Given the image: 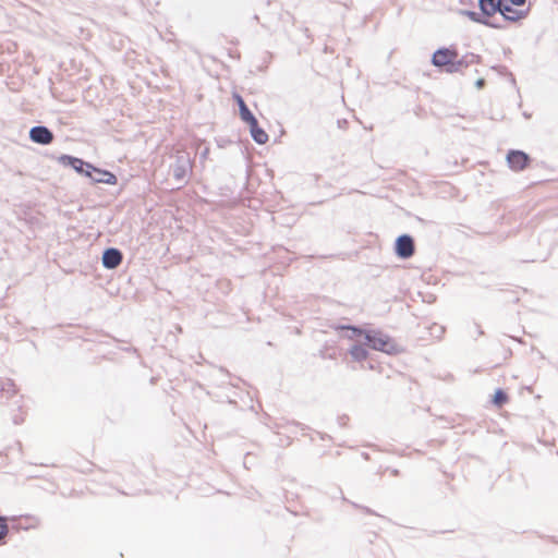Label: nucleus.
<instances>
[{"instance_id":"5701e85b","label":"nucleus","mask_w":558,"mask_h":558,"mask_svg":"<svg viewBox=\"0 0 558 558\" xmlns=\"http://www.w3.org/2000/svg\"><path fill=\"white\" fill-rule=\"evenodd\" d=\"M23 422H24V417H23L22 415H19V416H17V415H15V416H13V423H14V424L19 425V424H21V423H23Z\"/></svg>"},{"instance_id":"4be33fe9","label":"nucleus","mask_w":558,"mask_h":558,"mask_svg":"<svg viewBox=\"0 0 558 558\" xmlns=\"http://www.w3.org/2000/svg\"><path fill=\"white\" fill-rule=\"evenodd\" d=\"M507 1L510 2V4L515 5V7H523L526 2V0H507Z\"/></svg>"},{"instance_id":"f257e3e1","label":"nucleus","mask_w":558,"mask_h":558,"mask_svg":"<svg viewBox=\"0 0 558 558\" xmlns=\"http://www.w3.org/2000/svg\"><path fill=\"white\" fill-rule=\"evenodd\" d=\"M366 344L377 351L388 354H397L399 352L396 342L380 330H367L365 332Z\"/></svg>"},{"instance_id":"412c9836","label":"nucleus","mask_w":558,"mask_h":558,"mask_svg":"<svg viewBox=\"0 0 558 558\" xmlns=\"http://www.w3.org/2000/svg\"><path fill=\"white\" fill-rule=\"evenodd\" d=\"M432 335H434L435 337L437 338H441L444 332H445V328L440 325H437L435 324L432 328Z\"/></svg>"},{"instance_id":"4468645a","label":"nucleus","mask_w":558,"mask_h":558,"mask_svg":"<svg viewBox=\"0 0 558 558\" xmlns=\"http://www.w3.org/2000/svg\"><path fill=\"white\" fill-rule=\"evenodd\" d=\"M499 0H478V7L483 15L490 19L495 13H497Z\"/></svg>"},{"instance_id":"ddd939ff","label":"nucleus","mask_w":558,"mask_h":558,"mask_svg":"<svg viewBox=\"0 0 558 558\" xmlns=\"http://www.w3.org/2000/svg\"><path fill=\"white\" fill-rule=\"evenodd\" d=\"M247 124L250 126L251 136L257 144L262 145L267 143L268 134L258 125L256 118L247 122Z\"/></svg>"},{"instance_id":"f3484780","label":"nucleus","mask_w":558,"mask_h":558,"mask_svg":"<svg viewBox=\"0 0 558 558\" xmlns=\"http://www.w3.org/2000/svg\"><path fill=\"white\" fill-rule=\"evenodd\" d=\"M349 352L352 359L357 362H362L368 357V351L362 344H354Z\"/></svg>"},{"instance_id":"0eeeda50","label":"nucleus","mask_w":558,"mask_h":558,"mask_svg":"<svg viewBox=\"0 0 558 558\" xmlns=\"http://www.w3.org/2000/svg\"><path fill=\"white\" fill-rule=\"evenodd\" d=\"M507 162L510 169L521 171L530 163V156L522 150H510L507 154Z\"/></svg>"},{"instance_id":"7ed1b4c3","label":"nucleus","mask_w":558,"mask_h":558,"mask_svg":"<svg viewBox=\"0 0 558 558\" xmlns=\"http://www.w3.org/2000/svg\"><path fill=\"white\" fill-rule=\"evenodd\" d=\"M191 159L189 154L181 153L175 157L174 163L171 166L172 175L178 182H182L191 171Z\"/></svg>"},{"instance_id":"6ab92c4d","label":"nucleus","mask_w":558,"mask_h":558,"mask_svg":"<svg viewBox=\"0 0 558 558\" xmlns=\"http://www.w3.org/2000/svg\"><path fill=\"white\" fill-rule=\"evenodd\" d=\"M338 329H341V330H347L349 331L350 333L348 335V338L349 339H354L359 336H364L365 337V330L359 328V327H355V326H339Z\"/></svg>"},{"instance_id":"423d86ee","label":"nucleus","mask_w":558,"mask_h":558,"mask_svg":"<svg viewBox=\"0 0 558 558\" xmlns=\"http://www.w3.org/2000/svg\"><path fill=\"white\" fill-rule=\"evenodd\" d=\"M497 12L501 14L502 21L518 22L527 15L529 10H517L507 0H499Z\"/></svg>"},{"instance_id":"9b49d317","label":"nucleus","mask_w":558,"mask_h":558,"mask_svg":"<svg viewBox=\"0 0 558 558\" xmlns=\"http://www.w3.org/2000/svg\"><path fill=\"white\" fill-rule=\"evenodd\" d=\"M58 161L60 165H62L63 167H66V168H72L74 169L77 173L82 174L85 177V169H86V166H88L89 162L87 161H84L83 159L81 158H77V157H74V156H71V155H61L59 158H58Z\"/></svg>"},{"instance_id":"f8f14e48","label":"nucleus","mask_w":558,"mask_h":558,"mask_svg":"<svg viewBox=\"0 0 558 558\" xmlns=\"http://www.w3.org/2000/svg\"><path fill=\"white\" fill-rule=\"evenodd\" d=\"M460 13L462 15L468 16L471 21L483 24L485 26L492 27V28H502L504 25L501 23H497L496 21L488 19L487 16L483 15V13H478L475 11L470 10H461Z\"/></svg>"},{"instance_id":"dca6fc26","label":"nucleus","mask_w":558,"mask_h":558,"mask_svg":"<svg viewBox=\"0 0 558 558\" xmlns=\"http://www.w3.org/2000/svg\"><path fill=\"white\" fill-rule=\"evenodd\" d=\"M15 385L11 379L0 380V398L9 399L15 395Z\"/></svg>"},{"instance_id":"1a4fd4ad","label":"nucleus","mask_w":558,"mask_h":558,"mask_svg":"<svg viewBox=\"0 0 558 558\" xmlns=\"http://www.w3.org/2000/svg\"><path fill=\"white\" fill-rule=\"evenodd\" d=\"M123 259V254L119 248L109 247L102 253L101 262L106 269H116Z\"/></svg>"},{"instance_id":"393cba45","label":"nucleus","mask_w":558,"mask_h":558,"mask_svg":"<svg viewBox=\"0 0 558 558\" xmlns=\"http://www.w3.org/2000/svg\"><path fill=\"white\" fill-rule=\"evenodd\" d=\"M305 35L306 37H310V31L307 28H305Z\"/></svg>"},{"instance_id":"20e7f679","label":"nucleus","mask_w":558,"mask_h":558,"mask_svg":"<svg viewBox=\"0 0 558 558\" xmlns=\"http://www.w3.org/2000/svg\"><path fill=\"white\" fill-rule=\"evenodd\" d=\"M85 177L89 178L92 182L95 183H106V184H116L117 177L110 171L102 170L94 167L92 163H88L85 169Z\"/></svg>"},{"instance_id":"2eb2a0df","label":"nucleus","mask_w":558,"mask_h":558,"mask_svg":"<svg viewBox=\"0 0 558 558\" xmlns=\"http://www.w3.org/2000/svg\"><path fill=\"white\" fill-rule=\"evenodd\" d=\"M235 100H236V104L239 106V111H240V117L241 119L247 123L250 122L251 120L253 121V119L255 118V116L252 113V111L248 109V107L246 106L245 101L243 100V98L240 96V95H235Z\"/></svg>"},{"instance_id":"9d476101","label":"nucleus","mask_w":558,"mask_h":558,"mask_svg":"<svg viewBox=\"0 0 558 558\" xmlns=\"http://www.w3.org/2000/svg\"><path fill=\"white\" fill-rule=\"evenodd\" d=\"M481 60V57L475 53H465L460 59H454L453 63L451 64L450 69H446L447 73H458L462 72L464 69L470 66L471 64H476Z\"/></svg>"},{"instance_id":"aec40b11","label":"nucleus","mask_w":558,"mask_h":558,"mask_svg":"<svg viewBox=\"0 0 558 558\" xmlns=\"http://www.w3.org/2000/svg\"><path fill=\"white\" fill-rule=\"evenodd\" d=\"M9 534L7 518L0 515V545L5 544V537Z\"/></svg>"},{"instance_id":"b1692460","label":"nucleus","mask_w":558,"mask_h":558,"mask_svg":"<svg viewBox=\"0 0 558 558\" xmlns=\"http://www.w3.org/2000/svg\"><path fill=\"white\" fill-rule=\"evenodd\" d=\"M475 84H476V86L478 88H482L484 86V84H485V80L484 78H478Z\"/></svg>"},{"instance_id":"39448f33","label":"nucleus","mask_w":558,"mask_h":558,"mask_svg":"<svg viewBox=\"0 0 558 558\" xmlns=\"http://www.w3.org/2000/svg\"><path fill=\"white\" fill-rule=\"evenodd\" d=\"M415 251L414 240L409 234H401L397 238L395 243L396 255L400 258L407 259L413 256Z\"/></svg>"},{"instance_id":"6e6552de","label":"nucleus","mask_w":558,"mask_h":558,"mask_svg":"<svg viewBox=\"0 0 558 558\" xmlns=\"http://www.w3.org/2000/svg\"><path fill=\"white\" fill-rule=\"evenodd\" d=\"M29 138L36 144L49 145L52 143L54 135L47 126L36 125L29 130Z\"/></svg>"},{"instance_id":"f03ea898","label":"nucleus","mask_w":558,"mask_h":558,"mask_svg":"<svg viewBox=\"0 0 558 558\" xmlns=\"http://www.w3.org/2000/svg\"><path fill=\"white\" fill-rule=\"evenodd\" d=\"M459 57L457 49L442 47L437 49L432 57V64L436 68L450 69L454 59Z\"/></svg>"},{"instance_id":"a211bd4d","label":"nucleus","mask_w":558,"mask_h":558,"mask_svg":"<svg viewBox=\"0 0 558 558\" xmlns=\"http://www.w3.org/2000/svg\"><path fill=\"white\" fill-rule=\"evenodd\" d=\"M492 401L496 407L501 408L504 404L507 403L508 395L502 389L499 388L495 391Z\"/></svg>"},{"instance_id":"a878e982","label":"nucleus","mask_w":558,"mask_h":558,"mask_svg":"<svg viewBox=\"0 0 558 558\" xmlns=\"http://www.w3.org/2000/svg\"><path fill=\"white\" fill-rule=\"evenodd\" d=\"M392 474H393V475H398V470H393V471H392Z\"/></svg>"}]
</instances>
